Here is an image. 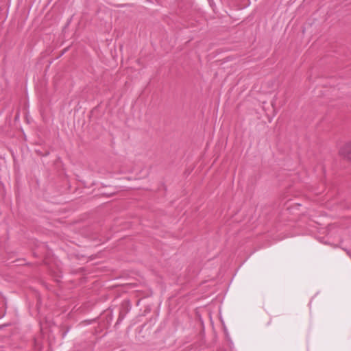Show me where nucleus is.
Wrapping results in <instances>:
<instances>
[{"mask_svg":"<svg viewBox=\"0 0 351 351\" xmlns=\"http://www.w3.org/2000/svg\"><path fill=\"white\" fill-rule=\"evenodd\" d=\"M339 154L348 160H351V141L343 145L339 149Z\"/></svg>","mask_w":351,"mask_h":351,"instance_id":"obj_1","label":"nucleus"},{"mask_svg":"<svg viewBox=\"0 0 351 351\" xmlns=\"http://www.w3.org/2000/svg\"><path fill=\"white\" fill-rule=\"evenodd\" d=\"M348 255L351 258V252L350 250H347Z\"/></svg>","mask_w":351,"mask_h":351,"instance_id":"obj_2","label":"nucleus"}]
</instances>
